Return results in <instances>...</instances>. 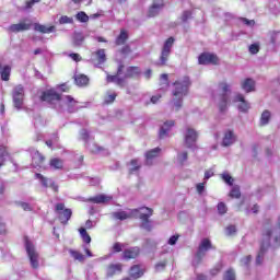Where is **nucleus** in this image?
<instances>
[{
  "label": "nucleus",
  "mask_w": 280,
  "mask_h": 280,
  "mask_svg": "<svg viewBox=\"0 0 280 280\" xmlns=\"http://www.w3.org/2000/svg\"><path fill=\"white\" fill-rule=\"evenodd\" d=\"M152 209L150 208H140L129 211H117L113 212V218L115 220H128L130 218H139L141 220L142 229L145 231H152V224L150 223V218H152Z\"/></svg>",
  "instance_id": "1"
},
{
  "label": "nucleus",
  "mask_w": 280,
  "mask_h": 280,
  "mask_svg": "<svg viewBox=\"0 0 280 280\" xmlns=\"http://www.w3.org/2000/svg\"><path fill=\"white\" fill-rule=\"evenodd\" d=\"M40 98L42 102H48V104H59V106L66 108L68 113H75V110L80 108L75 98L69 95L60 96L54 90L44 92Z\"/></svg>",
  "instance_id": "2"
},
{
  "label": "nucleus",
  "mask_w": 280,
  "mask_h": 280,
  "mask_svg": "<svg viewBox=\"0 0 280 280\" xmlns=\"http://www.w3.org/2000/svg\"><path fill=\"white\" fill-rule=\"evenodd\" d=\"M273 241L272 246L273 248H279L280 246V217L278 219L277 228L272 230H266L264 234V242L260 245V250L256 258V264H261V259H264V254L268 248H270V241Z\"/></svg>",
  "instance_id": "3"
},
{
  "label": "nucleus",
  "mask_w": 280,
  "mask_h": 280,
  "mask_svg": "<svg viewBox=\"0 0 280 280\" xmlns=\"http://www.w3.org/2000/svg\"><path fill=\"white\" fill-rule=\"evenodd\" d=\"M189 89V77H184L182 80H178L173 85V98L171 104L173 105V110H180L183 108V97L187 95Z\"/></svg>",
  "instance_id": "4"
},
{
  "label": "nucleus",
  "mask_w": 280,
  "mask_h": 280,
  "mask_svg": "<svg viewBox=\"0 0 280 280\" xmlns=\"http://www.w3.org/2000/svg\"><path fill=\"white\" fill-rule=\"evenodd\" d=\"M213 97L219 105L221 113H224L229 106V100L231 97V85L226 82L219 83L217 91L213 93Z\"/></svg>",
  "instance_id": "5"
},
{
  "label": "nucleus",
  "mask_w": 280,
  "mask_h": 280,
  "mask_svg": "<svg viewBox=\"0 0 280 280\" xmlns=\"http://www.w3.org/2000/svg\"><path fill=\"white\" fill-rule=\"evenodd\" d=\"M213 248L215 247H213V244H211V240L202 238L192 260V266H200L202 259H205V256L207 255V252L213 250Z\"/></svg>",
  "instance_id": "6"
},
{
  "label": "nucleus",
  "mask_w": 280,
  "mask_h": 280,
  "mask_svg": "<svg viewBox=\"0 0 280 280\" xmlns=\"http://www.w3.org/2000/svg\"><path fill=\"white\" fill-rule=\"evenodd\" d=\"M25 248L31 267L34 268V270H38V268L40 267V255L36 250L34 243H32L30 238H25Z\"/></svg>",
  "instance_id": "7"
},
{
  "label": "nucleus",
  "mask_w": 280,
  "mask_h": 280,
  "mask_svg": "<svg viewBox=\"0 0 280 280\" xmlns=\"http://www.w3.org/2000/svg\"><path fill=\"white\" fill-rule=\"evenodd\" d=\"M172 47H174V37L167 38L163 45L160 61L158 62L160 67H165V65H167V60H170V54H172Z\"/></svg>",
  "instance_id": "8"
},
{
  "label": "nucleus",
  "mask_w": 280,
  "mask_h": 280,
  "mask_svg": "<svg viewBox=\"0 0 280 280\" xmlns=\"http://www.w3.org/2000/svg\"><path fill=\"white\" fill-rule=\"evenodd\" d=\"M198 137H200V133L196 129L186 127L184 131V144L186 148H196Z\"/></svg>",
  "instance_id": "9"
},
{
  "label": "nucleus",
  "mask_w": 280,
  "mask_h": 280,
  "mask_svg": "<svg viewBox=\"0 0 280 280\" xmlns=\"http://www.w3.org/2000/svg\"><path fill=\"white\" fill-rule=\"evenodd\" d=\"M55 211L61 222V224H67L69 220H71V215L73 212L71 209H65V203H57L55 207Z\"/></svg>",
  "instance_id": "10"
},
{
  "label": "nucleus",
  "mask_w": 280,
  "mask_h": 280,
  "mask_svg": "<svg viewBox=\"0 0 280 280\" xmlns=\"http://www.w3.org/2000/svg\"><path fill=\"white\" fill-rule=\"evenodd\" d=\"M12 97L15 108H22L23 98L25 97V89L23 88V85H16L13 89Z\"/></svg>",
  "instance_id": "11"
},
{
  "label": "nucleus",
  "mask_w": 280,
  "mask_h": 280,
  "mask_svg": "<svg viewBox=\"0 0 280 280\" xmlns=\"http://www.w3.org/2000/svg\"><path fill=\"white\" fill-rule=\"evenodd\" d=\"M32 30V20H24L18 24H12L7 28L11 34H19V32H27Z\"/></svg>",
  "instance_id": "12"
},
{
  "label": "nucleus",
  "mask_w": 280,
  "mask_h": 280,
  "mask_svg": "<svg viewBox=\"0 0 280 280\" xmlns=\"http://www.w3.org/2000/svg\"><path fill=\"white\" fill-rule=\"evenodd\" d=\"M236 141L237 136L235 135V131L233 129H228L223 132L221 145L223 148H230V145H233Z\"/></svg>",
  "instance_id": "13"
},
{
  "label": "nucleus",
  "mask_w": 280,
  "mask_h": 280,
  "mask_svg": "<svg viewBox=\"0 0 280 280\" xmlns=\"http://www.w3.org/2000/svg\"><path fill=\"white\" fill-rule=\"evenodd\" d=\"M91 62L94 67H100V65H104L106 62V50L98 49L92 52Z\"/></svg>",
  "instance_id": "14"
},
{
  "label": "nucleus",
  "mask_w": 280,
  "mask_h": 280,
  "mask_svg": "<svg viewBox=\"0 0 280 280\" xmlns=\"http://www.w3.org/2000/svg\"><path fill=\"white\" fill-rule=\"evenodd\" d=\"M124 71V65H120L117 70V74L115 75H107V82H114V84H117V86H124L126 79L121 78V72Z\"/></svg>",
  "instance_id": "15"
},
{
  "label": "nucleus",
  "mask_w": 280,
  "mask_h": 280,
  "mask_svg": "<svg viewBox=\"0 0 280 280\" xmlns=\"http://www.w3.org/2000/svg\"><path fill=\"white\" fill-rule=\"evenodd\" d=\"M199 65H218L219 59L214 54L203 52L198 58Z\"/></svg>",
  "instance_id": "16"
},
{
  "label": "nucleus",
  "mask_w": 280,
  "mask_h": 280,
  "mask_svg": "<svg viewBox=\"0 0 280 280\" xmlns=\"http://www.w3.org/2000/svg\"><path fill=\"white\" fill-rule=\"evenodd\" d=\"M233 102L235 104H237V102L240 103L238 110H241V113H248V110H250V104L248 102H246V98H244L243 94H236L234 96Z\"/></svg>",
  "instance_id": "17"
},
{
  "label": "nucleus",
  "mask_w": 280,
  "mask_h": 280,
  "mask_svg": "<svg viewBox=\"0 0 280 280\" xmlns=\"http://www.w3.org/2000/svg\"><path fill=\"white\" fill-rule=\"evenodd\" d=\"M35 178L42 183L43 187H50L52 190L58 191V185L54 179L43 176L40 173L35 174Z\"/></svg>",
  "instance_id": "18"
},
{
  "label": "nucleus",
  "mask_w": 280,
  "mask_h": 280,
  "mask_svg": "<svg viewBox=\"0 0 280 280\" xmlns=\"http://www.w3.org/2000/svg\"><path fill=\"white\" fill-rule=\"evenodd\" d=\"M163 0H153V4L149 9L148 16L153 18L158 16V14L163 10Z\"/></svg>",
  "instance_id": "19"
},
{
  "label": "nucleus",
  "mask_w": 280,
  "mask_h": 280,
  "mask_svg": "<svg viewBox=\"0 0 280 280\" xmlns=\"http://www.w3.org/2000/svg\"><path fill=\"white\" fill-rule=\"evenodd\" d=\"M255 86H256L255 80L250 78L244 79L241 82V88L245 93H254Z\"/></svg>",
  "instance_id": "20"
},
{
  "label": "nucleus",
  "mask_w": 280,
  "mask_h": 280,
  "mask_svg": "<svg viewBox=\"0 0 280 280\" xmlns=\"http://www.w3.org/2000/svg\"><path fill=\"white\" fill-rule=\"evenodd\" d=\"M174 128V120H168L164 122L160 128V139H165V137H170V130Z\"/></svg>",
  "instance_id": "21"
},
{
  "label": "nucleus",
  "mask_w": 280,
  "mask_h": 280,
  "mask_svg": "<svg viewBox=\"0 0 280 280\" xmlns=\"http://www.w3.org/2000/svg\"><path fill=\"white\" fill-rule=\"evenodd\" d=\"M141 254V248L139 247H130L125 249L122 253L124 259H137V256Z\"/></svg>",
  "instance_id": "22"
},
{
  "label": "nucleus",
  "mask_w": 280,
  "mask_h": 280,
  "mask_svg": "<svg viewBox=\"0 0 280 280\" xmlns=\"http://www.w3.org/2000/svg\"><path fill=\"white\" fill-rule=\"evenodd\" d=\"M124 268L121 264H112L107 267V277H115V275H119Z\"/></svg>",
  "instance_id": "23"
},
{
  "label": "nucleus",
  "mask_w": 280,
  "mask_h": 280,
  "mask_svg": "<svg viewBox=\"0 0 280 280\" xmlns=\"http://www.w3.org/2000/svg\"><path fill=\"white\" fill-rule=\"evenodd\" d=\"M35 32H40V34H51L56 32V26H46L39 23L34 24Z\"/></svg>",
  "instance_id": "24"
},
{
  "label": "nucleus",
  "mask_w": 280,
  "mask_h": 280,
  "mask_svg": "<svg viewBox=\"0 0 280 280\" xmlns=\"http://www.w3.org/2000/svg\"><path fill=\"white\" fill-rule=\"evenodd\" d=\"M161 154V148H155L145 153L147 165H152V161Z\"/></svg>",
  "instance_id": "25"
},
{
  "label": "nucleus",
  "mask_w": 280,
  "mask_h": 280,
  "mask_svg": "<svg viewBox=\"0 0 280 280\" xmlns=\"http://www.w3.org/2000/svg\"><path fill=\"white\" fill-rule=\"evenodd\" d=\"M109 200H113V197L108 195H98L90 198V201L94 202L95 205H104L106 202H109Z\"/></svg>",
  "instance_id": "26"
},
{
  "label": "nucleus",
  "mask_w": 280,
  "mask_h": 280,
  "mask_svg": "<svg viewBox=\"0 0 280 280\" xmlns=\"http://www.w3.org/2000/svg\"><path fill=\"white\" fill-rule=\"evenodd\" d=\"M141 75V69L139 67H128L124 75L125 80L128 78H137Z\"/></svg>",
  "instance_id": "27"
},
{
  "label": "nucleus",
  "mask_w": 280,
  "mask_h": 280,
  "mask_svg": "<svg viewBox=\"0 0 280 280\" xmlns=\"http://www.w3.org/2000/svg\"><path fill=\"white\" fill-rule=\"evenodd\" d=\"M74 82L77 86H86L89 84V77L86 74H75Z\"/></svg>",
  "instance_id": "28"
},
{
  "label": "nucleus",
  "mask_w": 280,
  "mask_h": 280,
  "mask_svg": "<svg viewBox=\"0 0 280 280\" xmlns=\"http://www.w3.org/2000/svg\"><path fill=\"white\" fill-rule=\"evenodd\" d=\"M43 161H45V158L40 152L36 151L33 154V167H40L43 165Z\"/></svg>",
  "instance_id": "29"
},
{
  "label": "nucleus",
  "mask_w": 280,
  "mask_h": 280,
  "mask_svg": "<svg viewBox=\"0 0 280 280\" xmlns=\"http://www.w3.org/2000/svg\"><path fill=\"white\" fill-rule=\"evenodd\" d=\"M82 43H84V35L82 33H74L72 36V45L74 47H82Z\"/></svg>",
  "instance_id": "30"
},
{
  "label": "nucleus",
  "mask_w": 280,
  "mask_h": 280,
  "mask_svg": "<svg viewBox=\"0 0 280 280\" xmlns=\"http://www.w3.org/2000/svg\"><path fill=\"white\" fill-rule=\"evenodd\" d=\"M10 73H12V68L10 66H4L0 70L1 80L8 82L10 80Z\"/></svg>",
  "instance_id": "31"
},
{
  "label": "nucleus",
  "mask_w": 280,
  "mask_h": 280,
  "mask_svg": "<svg viewBox=\"0 0 280 280\" xmlns=\"http://www.w3.org/2000/svg\"><path fill=\"white\" fill-rule=\"evenodd\" d=\"M49 165L52 170H62L65 162L58 158H54L50 160Z\"/></svg>",
  "instance_id": "32"
},
{
  "label": "nucleus",
  "mask_w": 280,
  "mask_h": 280,
  "mask_svg": "<svg viewBox=\"0 0 280 280\" xmlns=\"http://www.w3.org/2000/svg\"><path fill=\"white\" fill-rule=\"evenodd\" d=\"M126 40H128V32H126V30H121L119 36L115 40V44L117 46L125 45Z\"/></svg>",
  "instance_id": "33"
},
{
  "label": "nucleus",
  "mask_w": 280,
  "mask_h": 280,
  "mask_svg": "<svg viewBox=\"0 0 280 280\" xmlns=\"http://www.w3.org/2000/svg\"><path fill=\"white\" fill-rule=\"evenodd\" d=\"M130 277H132V279H139L140 277H143V270H141V267L137 265L131 267Z\"/></svg>",
  "instance_id": "34"
},
{
  "label": "nucleus",
  "mask_w": 280,
  "mask_h": 280,
  "mask_svg": "<svg viewBox=\"0 0 280 280\" xmlns=\"http://www.w3.org/2000/svg\"><path fill=\"white\" fill-rule=\"evenodd\" d=\"M270 40L275 47H280V31H272L270 33Z\"/></svg>",
  "instance_id": "35"
},
{
  "label": "nucleus",
  "mask_w": 280,
  "mask_h": 280,
  "mask_svg": "<svg viewBox=\"0 0 280 280\" xmlns=\"http://www.w3.org/2000/svg\"><path fill=\"white\" fill-rule=\"evenodd\" d=\"M271 117L272 115L270 114L269 110H264L260 116V126H268V124H270Z\"/></svg>",
  "instance_id": "36"
},
{
  "label": "nucleus",
  "mask_w": 280,
  "mask_h": 280,
  "mask_svg": "<svg viewBox=\"0 0 280 280\" xmlns=\"http://www.w3.org/2000/svg\"><path fill=\"white\" fill-rule=\"evenodd\" d=\"M8 156H10V153H8L5 147H0V167H3V165H5Z\"/></svg>",
  "instance_id": "37"
},
{
  "label": "nucleus",
  "mask_w": 280,
  "mask_h": 280,
  "mask_svg": "<svg viewBox=\"0 0 280 280\" xmlns=\"http://www.w3.org/2000/svg\"><path fill=\"white\" fill-rule=\"evenodd\" d=\"M160 82H161V90L167 91V89L170 88V81L167 79V74H161Z\"/></svg>",
  "instance_id": "38"
},
{
  "label": "nucleus",
  "mask_w": 280,
  "mask_h": 280,
  "mask_svg": "<svg viewBox=\"0 0 280 280\" xmlns=\"http://www.w3.org/2000/svg\"><path fill=\"white\" fill-rule=\"evenodd\" d=\"M69 254L71 255V257H73V259L75 261H84L85 257L82 255V253L74 250V249H70Z\"/></svg>",
  "instance_id": "39"
},
{
  "label": "nucleus",
  "mask_w": 280,
  "mask_h": 280,
  "mask_svg": "<svg viewBox=\"0 0 280 280\" xmlns=\"http://www.w3.org/2000/svg\"><path fill=\"white\" fill-rule=\"evenodd\" d=\"M187 159H188L187 151H180L177 153V163L179 165H184L185 162H187Z\"/></svg>",
  "instance_id": "40"
},
{
  "label": "nucleus",
  "mask_w": 280,
  "mask_h": 280,
  "mask_svg": "<svg viewBox=\"0 0 280 280\" xmlns=\"http://www.w3.org/2000/svg\"><path fill=\"white\" fill-rule=\"evenodd\" d=\"M221 178L222 180H224V183H226V185L230 186H232L233 183L235 182V179H233V177L229 173L221 174Z\"/></svg>",
  "instance_id": "41"
},
{
  "label": "nucleus",
  "mask_w": 280,
  "mask_h": 280,
  "mask_svg": "<svg viewBox=\"0 0 280 280\" xmlns=\"http://www.w3.org/2000/svg\"><path fill=\"white\" fill-rule=\"evenodd\" d=\"M88 150H90V152H92L93 154H97L102 152L101 147L93 142L88 144Z\"/></svg>",
  "instance_id": "42"
},
{
  "label": "nucleus",
  "mask_w": 280,
  "mask_h": 280,
  "mask_svg": "<svg viewBox=\"0 0 280 280\" xmlns=\"http://www.w3.org/2000/svg\"><path fill=\"white\" fill-rule=\"evenodd\" d=\"M242 196V192L240 191V187L233 186L230 191V198H240Z\"/></svg>",
  "instance_id": "43"
},
{
  "label": "nucleus",
  "mask_w": 280,
  "mask_h": 280,
  "mask_svg": "<svg viewBox=\"0 0 280 280\" xmlns=\"http://www.w3.org/2000/svg\"><path fill=\"white\" fill-rule=\"evenodd\" d=\"M77 20L80 21V23H89V15L84 13V11H81L77 14Z\"/></svg>",
  "instance_id": "44"
},
{
  "label": "nucleus",
  "mask_w": 280,
  "mask_h": 280,
  "mask_svg": "<svg viewBox=\"0 0 280 280\" xmlns=\"http://www.w3.org/2000/svg\"><path fill=\"white\" fill-rule=\"evenodd\" d=\"M139 167H141V164H139V161L138 160H132L130 162V167H129L130 174H132L133 172H137V170H139Z\"/></svg>",
  "instance_id": "45"
},
{
  "label": "nucleus",
  "mask_w": 280,
  "mask_h": 280,
  "mask_svg": "<svg viewBox=\"0 0 280 280\" xmlns=\"http://www.w3.org/2000/svg\"><path fill=\"white\" fill-rule=\"evenodd\" d=\"M223 280H235V271L233 269H228L223 276Z\"/></svg>",
  "instance_id": "46"
},
{
  "label": "nucleus",
  "mask_w": 280,
  "mask_h": 280,
  "mask_svg": "<svg viewBox=\"0 0 280 280\" xmlns=\"http://www.w3.org/2000/svg\"><path fill=\"white\" fill-rule=\"evenodd\" d=\"M206 185H207V182H202L196 185V190L199 194V196H202V194H205Z\"/></svg>",
  "instance_id": "47"
},
{
  "label": "nucleus",
  "mask_w": 280,
  "mask_h": 280,
  "mask_svg": "<svg viewBox=\"0 0 280 280\" xmlns=\"http://www.w3.org/2000/svg\"><path fill=\"white\" fill-rule=\"evenodd\" d=\"M59 23L60 25H67L69 23H73V19L72 18H69L67 15H63L59 19Z\"/></svg>",
  "instance_id": "48"
},
{
  "label": "nucleus",
  "mask_w": 280,
  "mask_h": 280,
  "mask_svg": "<svg viewBox=\"0 0 280 280\" xmlns=\"http://www.w3.org/2000/svg\"><path fill=\"white\" fill-rule=\"evenodd\" d=\"M35 3H40V0H27L25 2L24 10H32V8H34Z\"/></svg>",
  "instance_id": "49"
},
{
  "label": "nucleus",
  "mask_w": 280,
  "mask_h": 280,
  "mask_svg": "<svg viewBox=\"0 0 280 280\" xmlns=\"http://www.w3.org/2000/svg\"><path fill=\"white\" fill-rule=\"evenodd\" d=\"M124 248H126V244H121V243H115L113 246L114 253H121Z\"/></svg>",
  "instance_id": "50"
},
{
  "label": "nucleus",
  "mask_w": 280,
  "mask_h": 280,
  "mask_svg": "<svg viewBox=\"0 0 280 280\" xmlns=\"http://www.w3.org/2000/svg\"><path fill=\"white\" fill-rule=\"evenodd\" d=\"M226 211H228L226 205L224 202H220L218 205V212L220 213V215H224Z\"/></svg>",
  "instance_id": "51"
},
{
  "label": "nucleus",
  "mask_w": 280,
  "mask_h": 280,
  "mask_svg": "<svg viewBox=\"0 0 280 280\" xmlns=\"http://www.w3.org/2000/svg\"><path fill=\"white\" fill-rule=\"evenodd\" d=\"M165 266H167V260L160 261L155 265V270L161 272V270H165Z\"/></svg>",
  "instance_id": "52"
},
{
  "label": "nucleus",
  "mask_w": 280,
  "mask_h": 280,
  "mask_svg": "<svg viewBox=\"0 0 280 280\" xmlns=\"http://www.w3.org/2000/svg\"><path fill=\"white\" fill-rule=\"evenodd\" d=\"M116 97H117V94H115V93L108 94L105 97V104H113V102H115Z\"/></svg>",
  "instance_id": "53"
},
{
  "label": "nucleus",
  "mask_w": 280,
  "mask_h": 280,
  "mask_svg": "<svg viewBox=\"0 0 280 280\" xmlns=\"http://www.w3.org/2000/svg\"><path fill=\"white\" fill-rule=\"evenodd\" d=\"M179 235H173L168 238L167 244L170 246H176V242H178Z\"/></svg>",
  "instance_id": "54"
},
{
  "label": "nucleus",
  "mask_w": 280,
  "mask_h": 280,
  "mask_svg": "<svg viewBox=\"0 0 280 280\" xmlns=\"http://www.w3.org/2000/svg\"><path fill=\"white\" fill-rule=\"evenodd\" d=\"M19 207H21V209H23V211H32V206H30V203L27 202H19Z\"/></svg>",
  "instance_id": "55"
},
{
  "label": "nucleus",
  "mask_w": 280,
  "mask_h": 280,
  "mask_svg": "<svg viewBox=\"0 0 280 280\" xmlns=\"http://www.w3.org/2000/svg\"><path fill=\"white\" fill-rule=\"evenodd\" d=\"M241 21L247 25V27H254L255 26V20H248L246 18L241 19Z\"/></svg>",
  "instance_id": "56"
},
{
  "label": "nucleus",
  "mask_w": 280,
  "mask_h": 280,
  "mask_svg": "<svg viewBox=\"0 0 280 280\" xmlns=\"http://www.w3.org/2000/svg\"><path fill=\"white\" fill-rule=\"evenodd\" d=\"M249 52H252V54H259V45L258 44H252L250 46H249Z\"/></svg>",
  "instance_id": "57"
},
{
  "label": "nucleus",
  "mask_w": 280,
  "mask_h": 280,
  "mask_svg": "<svg viewBox=\"0 0 280 280\" xmlns=\"http://www.w3.org/2000/svg\"><path fill=\"white\" fill-rule=\"evenodd\" d=\"M235 231H237V229L235 228V225H229V226L225 229L226 235H233V233H235Z\"/></svg>",
  "instance_id": "58"
},
{
  "label": "nucleus",
  "mask_w": 280,
  "mask_h": 280,
  "mask_svg": "<svg viewBox=\"0 0 280 280\" xmlns=\"http://www.w3.org/2000/svg\"><path fill=\"white\" fill-rule=\"evenodd\" d=\"M120 54H122V56H128L129 54H132V49H130V46H125L121 48Z\"/></svg>",
  "instance_id": "59"
},
{
  "label": "nucleus",
  "mask_w": 280,
  "mask_h": 280,
  "mask_svg": "<svg viewBox=\"0 0 280 280\" xmlns=\"http://www.w3.org/2000/svg\"><path fill=\"white\" fill-rule=\"evenodd\" d=\"M191 19V11H185L182 15V21H189Z\"/></svg>",
  "instance_id": "60"
},
{
  "label": "nucleus",
  "mask_w": 280,
  "mask_h": 280,
  "mask_svg": "<svg viewBox=\"0 0 280 280\" xmlns=\"http://www.w3.org/2000/svg\"><path fill=\"white\" fill-rule=\"evenodd\" d=\"M69 56L72 60H74V62H80V60H82V57H80L79 54L72 52Z\"/></svg>",
  "instance_id": "61"
},
{
  "label": "nucleus",
  "mask_w": 280,
  "mask_h": 280,
  "mask_svg": "<svg viewBox=\"0 0 280 280\" xmlns=\"http://www.w3.org/2000/svg\"><path fill=\"white\" fill-rule=\"evenodd\" d=\"M80 137L83 141H86L89 139V131L86 129L81 130Z\"/></svg>",
  "instance_id": "62"
},
{
  "label": "nucleus",
  "mask_w": 280,
  "mask_h": 280,
  "mask_svg": "<svg viewBox=\"0 0 280 280\" xmlns=\"http://www.w3.org/2000/svg\"><path fill=\"white\" fill-rule=\"evenodd\" d=\"M211 176H213V171H206L203 177L205 183H207Z\"/></svg>",
  "instance_id": "63"
},
{
  "label": "nucleus",
  "mask_w": 280,
  "mask_h": 280,
  "mask_svg": "<svg viewBox=\"0 0 280 280\" xmlns=\"http://www.w3.org/2000/svg\"><path fill=\"white\" fill-rule=\"evenodd\" d=\"M241 262H242V266H248V264H250V256H246L241 260Z\"/></svg>",
  "instance_id": "64"
}]
</instances>
